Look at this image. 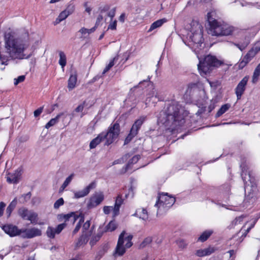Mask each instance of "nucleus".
Segmentation results:
<instances>
[{"label": "nucleus", "mask_w": 260, "mask_h": 260, "mask_svg": "<svg viewBox=\"0 0 260 260\" xmlns=\"http://www.w3.org/2000/svg\"><path fill=\"white\" fill-rule=\"evenodd\" d=\"M25 76L24 75L19 76L17 78L14 79V84L15 85H17L19 83L24 81V80H25Z\"/></svg>", "instance_id": "6e6d98bb"}, {"label": "nucleus", "mask_w": 260, "mask_h": 260, "mask_svg": "<svg viewBox=\"0 0 260 260\" xmlns=\"http://www.w3.org/2000/svg\"><path fill=\"white\" fill-rule=\"evenodd\" d=\"M2 229L6 234L9 235L11 237L20 235L22 233V229H19L17 226L11 224L3 225Z\"/></svg>", "instance_id": "4468645a"}, {"label": "nucleus", "mask_w": 260, "mask_h": 260, "mask_svg": "<svg viewBox=\"0 0 260 260\" xmlns=\"http://www.w3.org/2000/svg\"><path fill=\"white\" fill-rule=\"evenodd\" d=\"M222 64L221 61L212 55L205 56L203 60H200L198 65V70L201 76H205L209 73L214 68L219 67Z\"/></svg>", "instance_id": "423d86ee"}, {"label": "nucleus", "mask_w": 260, "mask_h": 260, "mask_svg": "<svg viewBox=\"0 0 260 260\" xmlns=\"http://www.w3.org/2000/svg\"><path fill=\"white\" fill-rule=\"evenodd\" d=\"M78 32L81 34V38L85 39L88 36L87 29L85 27L81 28L78 31Z\"/></svg>", "instance_id": "3c124183"}, {"label": "nucleus", "mask_w": 260, "mask_h": 260, "mask_svg": "<svg viewBox=\"0 0 260 260\" xmlns=\"http://www.w3.org/2000/svg\"><path fill=\"white\" fill-rule=\"evenodd\" d=\"M103 20V16L102 15V14H99L96 20V22L95 25L97 26H98L100 23L102 22V21Z\"/></svg>", "instance_id": "69168bd1"}, {"label": "nucleus", "mask_w": 260, "mask_h": 260, "mask_svg": "<svg viewBox=\"0 0 260 260\" xmlns=\"http://www.w3.org/2000/svg\"><path fill=\"white\" fill-rule=\"evenodd\" d=\"M74 176V174L72 173L69 177H68L61 186L60 189L63 190L72 181Z\"/></svg>", "instance_id": "ea45409f"}, {"label": "nucleus", "mask_w": 260, "mask_h": 260, "mask_svg": "<svg viewBox=\"0 0 260 260\" xmlns=\"http://www.w3.org/2000/svg\"><path fill=\"white\" fill-rule=\"evenodd\" d=\"M134 215H138L140 218H141L143 220H146L148 219L147 211L144 208L138 209Z\"/></svg>", "instance_id": "bb28decb"}, {"label": "nucleus", "mask_w": 260, "mask_h": 260, "mask_svg": "<svg viewBox=\"0 0 260 260\" xmlns=\"http://www.w3.org/2000/svg\"><path fill=\"white\" fill-rule=\"evenodd\" d=\"M113 208L112 206H104L103 211L105 214H109L112 210L113 211Z\"/></svg>", "instance_id": "bf43d9fd"}, {"label": "nucleus", "mask_w": 260, "mask_h": 260, "mask_svg": "<svg viewBox=\"0 0 260 260\" xmlns=\"http://www.w3.org/2000/svg\"><path fill=\"white\" fill-rule=\"evenodd\" d=\"M146 119V116H141L138 119L135 121L131 129L130 132L136 136L141 126Z\"/></svg>", "instance_id": "a211bd4d"}, {"label": "nucleus", "mask_w": 260, "mask_h": 260, "mask_svg": "<svg viewBox=\"0 0 260 260\" xmlns=\"http://www.w3.org/2000/svg\"><path fill=\"white\" fill-rule=\"evenodd\" d=\"M152 241V238L151 237L146 238L140 244V248H143L147 245L149 244Z\"/></svg>", "instance_id": "a18cd8bd"}, {"label": "nucleus", "mask_w": 260, "mask_h": 260, "mask_svg": "<svg viewBox=\"0 0 260 260\" xmlns=\"http://www.w3.org/2000/svg\"><path fill=\"white\" fill-rule=\"evenodd\" d=\"M104 199V195L103 192H95L88 199L86 207L88 209L95 208L99 205Z\"/></svg>", "instance_id": "1a4fd4ad"}, {"label": "nucleus", "mask_w": 260, "mask_h": 260, "mask_svg": "<svg viewBox=\"0 0 260 260\" xmlns=\"http://www.w3.org/2000/svg\"><path fill=\"white\" fill-rule=\"evenodd\" d=\"M126 235V234H125ZM133 235H128L126 236H125V235H124V241H125L126 242L125 244V246L126 248H129L130 247H131L133 244L132 241V240L133 239Z\"/></svg>", "instance_id": "a19ab883"}, {"label": "nucleus", "mask_w": 260, "mask_h": 260, "mask_svg": "<svg viewBox=\"0 0 260 260\" xmlns=\"http://www.w3.org/2000/svg\"><path fill=\"white\" fill-rule=\"evenodd\" d=\"M84 222V217H81L80 219L79 222L77 224L75 229L73 231V235H75L77 232L79 231L81 227V225L82 223Z\"/></svg>", "instance_id": "49530a36"}, {"label": "nucleus", "mask_w": 260, "mask_h": 260, "mask_svg": "<svg viewBox=\"0 0 260 260\" xmlns=\"http://www.w3.org/2000/svg\"><path fill=\"white\" fill-rule=\"evenodd\" d=\"M110 8V6L109 5H105L103 6H101L99 8L100 14L103 15L105 13H108Z\"/></svg>", "instance_id": "de8ad7c7"}, {"label": "nucleus", "mask_w": 260, "mask_h": 260, "mask_svg": "<svg viewBox=\"0 0 260 260\" xmlns=\"http://www.w3.org/2000/svg\"><path fill=\"white\" fill-rule=\"evenodd\" d=\"M86 105V102H83L82 104H80L75 109V111L76 112H82L84 109V107Z\"/></svg>", "instance_id": "13d9d810"}, {"label": "nucleus", "mask_w": 260, "mask_h": 260, "mask_svg": "<svg viewBox=\"0 0 260 260\" xmlns=\"http://www.w3.org/2000/svg\"><path fill=\"white\" fill-rule=\"evenodd\" d=\"M42 235L41 230L32 228L30 229H22L21 237L23 239H31Z\"/></svg>", "instance_id": "f8f14e48"}, {"label": "nucleus", "mask_w": 260, "mask_h": 260, "mask_svg": "<svg viewBox=\"0 0 260 260\" xmlns=\"http://www.w3.org/2000/svg\"><path fill=\"white\" fill-rule=\"evenodd\" d=\"M59 59L58 63L61 67V68L63 70L64 67L67 64V57L66 55L63 51H60L59 52Z\"/></svg>", "instance_id": "2f4dec72"}, {"label": "nucleus", "mask_w": 260, "mask_h": 260, "mask_svg": "<svg viewBox=\"0 0 260 260\" xmlns=\"http://www.w3.org/2000/svg\"><path fill=\"white\" fill-rule=\"evenodd\" d=\"M207 20L210 27L208 30L209 34L215 36H229L232 35L234 28L228 24L221 23L214 19L211 16V13H208Z\"/></svg>", "instance_id": "7ed1b4c3"}, {"label": "nucleus", "mask_w": 260, "mask_h": 260, "mask_svg": "<svg viewBox=\"0 0 260 260\" xmlns=\"http://www.w3.org/2000/svg\"><path fill=\"white\" fill-rule=\"evenodd\" d=\"M88 3L86 2L84 4V6L85 7V11L88 13L90 14L91 11V9L87 6Z\"/></svg>", "instance_id": "774afa93"}, {"label": "nucleus", "mask_w": 260, "mask_h": 260, "mask_svg": "<svg viewBox=\"0 0 260 260\" xmlns=\"http://www.w3.org/2000/svg\"><path fill=\"white\" fill-rule=\"evenodd\" d=\"M257 52L252 47L247 53L239 60L237 64L239 69H243L257 54Z\"/></svg>", "instance_id": "9b49d317"}, {"label": "nucleus", "mask_w": 260, "mask_h": 260, "mask_svg": "<svg viewBox=\"0 0 260 260\" xmlns=\"http://www.w3.org/2000/svg\"><path fill=\"white\" fill-rule=\"evenodd\" d=\"M96 184L95 182L90 183L88 186L82 190L76 191L74 192V197L76 199H79L87 196L91 190L95 187Z\"/></svg>", "instance_id": "f3484780"}, {"label": "nucleus", "mask_w": 260, "mask_h": 260, "mask_svg": "<svg viewBox=\"0 0 260 260\" xmlns=\"http://www.w3.org/2000/svg\"><path fill=\"white\" fill-rule=\"evenodd\" d=\"M135 136H136L135 135H133L132 133L129 132V134L125 139L124 145L128 144L132 140V139Z\"/></svg>", "instance_id": "052dcab7"}, {"label": "nucleus", "mask_w": 260, "mask_h": 260, "mask_svg": "<svg viewBox=\"0 0 260 260\" xmlns=\"http://www.w3.org/2000/svg\"><path fill=\"white\" fill-rule=\"evenodd\" d=\"M103 138L100 133L98 136L93 139L89 144V147L90 149H93L95 148L100 143L103 141Z\"/></svg>", "instance_id": "5701e85b"}, {"label": "nucleus", "mask_w": 260, "mask_h": 260, "mask_svg": "<svg viewBox=\"0 0 260 260\" xmlns=\"http://www.w3.org/2000/svg\"><path fill=\"white\" fill-rule=\"evenodd\" d=\"M154 89V88H152L146 94V104H147V102H150L151 98L154 97V95L152 94V89Z\"/></svg>", "instance_id": "4d7b16f0"}, {"label": "nucleus", "mask_w": 260, "mask_h": 260, "mask_svg": "<svg viewBox=\"0 0 260 260\" xmlns=\"http://www.w3.org/2000/svg\"><path fill=\"white\" fill-rule=\"evenodd\" d=\"M177 244L179 248H184L187 245V243L184 240H178L176 241Z\"/></svg>", "instance_id": "5fc2aeb1"}, {"label": "nucleus", "mask_w": 260, "mask_h": 260, "mask_svg": "<svg viewBox=\"0 0 260 260\" xmlns=\"http://www.w3.org/2000/svg\"><path fill=\"white\" fill-rule=\"evenodd\" d=\"M43 107H40L38 109L36 110L34 113V116L35 117H37L38 116H39L41 114V113L43 112Z\"/></svg>", "instance_id": "0e129e2a"}, {"label": "nucleus", "mask_w": 260, "mask_h": 260, "mask_svg": "<svg viewBox=\"0 0 260 260\" xmlns=\"http://www.w3.org/2000/svg\"><path fill=\"white\" fill-rule=\"evenodd\" d=\"M167 21V19L165 18L158 20L154 22L150 26L148 31H151L152 30L160 27L165 22Z\"/></svg>", "instance_id": "7c9ffc66"}, {"label": "nucleus", "mask_w": 260, "mask_h": 260, "mask_svg": "<svg viewBox=\"0 0 260 260\" xmlns=\"http://www.w3.org/2000/svg\"><path fill=\"white\" fill-rule=\"evenodd\" d=\"M88 241V236L83 234L78 239L76 243V246L80 247V246L85 244Z\"/></svg>", "instance_id": "c9c22d12"}, {"label": "nucleus", "mask_w": 260, "mask_h": 260, "mask_svg": "<svg viewBox=\"0 0 260 260\" xmlns=\"http://www.w3.org/2000/svg\"><path fill=\"white\" fill-rule=\"evenodd\" d=\"M250 43V37L248 35L243 36L238 42L233 43L241 51L245 50Z\"/></svg>", "instance_id": "dca6fc26"}, {"label": "nucleus", "mask_w": 260, "mask_h": 260, "mask_svg": "<svg viewBox=\"0 0 260 260\" xmlns=\"http://www.w3.org/2000/svg\"><path fill=\"white\" fill-rule=\"evenodd\" d=\"M118 59V56H115L109 63V64L105 67L103 72V74H105L109 71L111 68L114 65L115 62Z\"/></svg>", "instance_id": "4c0bfd02"}, {"label": "nucleus", "mask_w": 260, "mask_h": 260, "mask_svg": "<svg viewBox=\"0 0 260 260\" xmlns=\"http://www.w3.org/2000/svg\"><path fill=\"white\" fill-rule=\"evenodd\" d=\"M119 127V124L115 123L109 127L107 132H103L101 133L103 139L106 140L105 145H109L118 137L120 132Z\"/></svg>", "instance_id": "6e6552de"}, {"label": "nucleus", "mask_w": 260, "mask_h": 260, "mask_svg": "<svg viewBox=\"0 0 260 260\" xmlns=\"http://www.w3.org/2000/svg\"><path fill=\"white\" fill-rule=\"evenodd\" d=\"M67 13L70 15L72 14L75 11V5L73 1H71L68 4L66 9L64 10Z\"/></svg>", "instance_id": "37998d69"}, {"label": "nucleus", "mask_w": 260, "mask_h": 260, "mask_svg": "<svg viewBox=\"0 0 260 260\" xmlns=\"http://www.w3.org/2000/svg\"><path fill=\"white\" fill-rule=\"evenodd\" d=\"M26 220L30 221L32 224H36L38 223V215L36 212L30 210V212Z\"/></svg>", "instance_id": "a878e982"}, {"label": "nucleus", "mask_w": 260, "mask_h": 260, "mask_svg": "<svg viewBox=\"0 0 260 260\" xmlns=\"http://www.w3.org/2000/svg\"><path fill=\"white\" fill-rule=\"evenodd\" d=\"M213 252V250L210 248L204 249H199L196 251V255L199 257H203L211 254Z\"/></svg>", "instance_id": "b1692460"}, {"label": "nucleus", "mask_w": 260, "mask_h": 260, "mask_svg": "<svg viewBox=\"0 0 260 260\" xmlns=\"http://www.w3.org/2000/svg\"><path fill=\"white\" fill-rule=\"evenodd\" d=\"M77 81V75L76 73L72 74L68 80V88L70 90L74 89L76 85Z\"/></svg>", "instance_id": "4be33fe9"}, {"label": "nucleus", "mask_w": 260, "mask_h": 260, "mask_svg": "<svg viewBox=\"0 0 260 260\" xmlns=\"http://www.w3.org/2000/svg\"><path fill=\"white\" fill-rule=\"evenodd\" d=\"M152 94L154 95V98L158 99V101H161L164 100V98L161 93L155 89H152Z\"/></svg>", "instance_id": "c03bdc74"}, {"label": "nucleus", "mask_w": 260, "mask_h": 260, "mask_svg": "<svg viewBox=\"0 0 260 260\" xmlns=\"http://www.w3.org/2000/svg\"><path fill=\"white\" fill-rule=\"evenodd\" d=\"M116 13V8H113L112 10H111L110 11H108L107 13V16L111 18V20H112L113 17L115 15Z\"/></svg>", "instance_id": "680f3d73"}, {"label": "nucleus", "mask_w": 260, "mask_h": 260, "mask_svg": "<svg viewBox=\"0 0 260 260\" xmlns=\"http://www.w3.org/2000/svg\"><path fill=\"white\" fill-rule=\"evenodd\" d=\"M116 26H117V20H115L113 21L112 20H111L110 23L108 25V29H111V30H115L116 29Z\"/></svg>", "instance_id": "864d4df0"}, {"label": "nucleus", "mask_w": 260, "mask_h": 260, "mask_svg": "<svg viewBox=\"0 0 260 260\" xmlns=\"http://www.w3.org/2000/svg\"><path fill=\"white\" fill-rule=\"evenodd\" d=\"M125 234V231H123L119 236L117 243L113 252V256L116 257L117 256H122L126 252V249L124 244V237Z\"/></svg>", "instance_id": "9d476101"}, {"label": "nucleus", "mask_w": 260, "mask_h": 260, "mask_svg": "<svg viewBox=\"0 0 260 260\" xmlns=\"http://www.w3.org/2000/svg\"><path fill=\"white\" fill-rule=\"evenodd\" d=\"M30 212V210H28L27 209L22 207L20 208L18 211V215L23 219L24 220H26V218H27L28 214Z\"/></svg>", "instance_id": "f704fd0d"}, {"label": "nucleus", "mask_w": 260, "mask_h": 260, "mask_svg": "<svg viewBox=\"0 0 260 260\" xmlns=\"http://www.w3.org/2000/svg\"><path fill=\"white\" fill-rule=\"evenodd\" d=\"M187 38L189 41V45L196 54L199 53L204 48L202 26L199 23L193 24V26L187 34Z\"/></svg>", "instance_id": "20e7f679"}, {"label": "nucleus", "mask_w": 260, "mask_h": 260, "mask_svg": "<svg viewBox=\"0 0 260 260\" xmlns=\"http://www.w3.org/2000/svg\"><path fill=\"white\" fill-rule=\"evenodd\" d=\"M60 218L64 220L65 222L71 220L73 223H74L79 218V216L76 214L75 212H72L67 214L60 215Z\"/></svg>", "instance_id": "412c9836"}, {"label": "nucleus", "mask_w": 260, "mask_h": 260, "mask_svg": "<svg viewBox=\"0 0 260 260\" xmlns=\"http://www.w3.org/2000/svg\"><path fill=\"white\" fill-rule=\"evenodd\" d=\"M117 226V225L115 221H111L106 226V230L104 231V232H106L107 231H114L116 229Z\"/></svg>", "instance_id": "58836bf2"}, {"label": "nucleus", "mask_w": 260, "mask_h": 260, "mask_svg": "<svg viewBox=\"0 0 260 260\" xmlns=\"http://www.w3.org/2000/svg\"><path fill=\"white\" fill-rule=\"evenodd\" d=\"M260 76V63L257 66L255 69L253 76L252 82L255 83L258 80V77Z\"/></svg>", "instance_id": "e433bc0d"}, {"label": "nucleus", "mask_w": 260, "mask_h": 260, "mask_svg": "<svg viewBox=\"0 0 260 260\" xmlns=\"http://www.w3.org/2000/svg\"><path fill=\"white\" fill-rule=\"evenodd\" d=\"M17 205V200L16 199H14L9 204L6 209V214H7L8 217H10L11 214L14 208L16 207Z\"/></svg>", "instance_id": "473e14b6"}, {"label": "nucleus", "mask_w": 260, "mask_h": 260, "mask_svg": "<svg viewBox=\"0 0 260 260\" xmlns=\"http://www.w3.org/2000/svg\"><path fill=\"white\" fill-rule=\"evenodd\" d=\"M213 231L211 230L204 231L198 238V241L202 242L206 241L209 237L213 234Z\"/></svg>", "instance_id": "c756f323"}, {"label": "nucleus", "mask_w": 260, "mask_h": 260, "mask_svg": "<svg viewBox=\"0 0 260 260\" xmlns=\"http://www.w3.org/2000/svg\"><path fill=\"white\" fill-rule=\"evenodd\" d=\"M249 80V77L245 76L238 84L235 88V94L237 96V100L241 99L242 95L243 94L246 90V85Z\"/></svg>", "instance_id": "ddd939ff"}, {"label": "nucleus", "mask_w": 260, "mask_h": 260, "mask_svg": "<svg viewBox=\"0 0 260 260\" xmlns=\"http://www.w3.org/2000/svg\"><path fill=\"white\" fill-rule=\"evenodd\" d=\"M240 167L241 168V176L244 184L245 193L249 198H252L257 191V186L254 182V179L251 177L244 164L241 165Z\"/></svg>", "instance_id": "39448f33"}, {"label": "nucleus", "mask_w": 260, "mask_h": 260, "mask_svg": "<svg viewBox=\"0 0 260 260\" xmlns=\"http://www.w3.org/2000/svg\"><path fill=\"white\" fill-rule=\"evenodd\" d=\"M6 204L3 202H0V217L3 215Z\"/></svg>", "instance_id": "338daca9"}, {"label": "nucleus", "mask_w": 260, "mask_h": 260, "mask_svg": "<svg viewBox=\"0 0 260 260\" xmlns=\"http://www.w3.org/2000/svg\"><path fill=\"white\" fill-rule=\"evenodd\" d=\"M231 105L229 104H225L222 105L216 113V117H219L221 116L229 109Z\"/></svg>", "instance_id": "72a5a7b5"}, {"label": "nucleus", "mask_w": 260, "mask_h": 260, "mask_svg": "<svg viewBox=\"0 0 260 260\" xmlns=\"http://www.w3.org/2000/svg\"><path fill=\"white\" fill-rule=\"evenodd\" d=\"M104 232V231L99 230L97 234L91 238L89 244L91 246L94 245L96 243L100 240L103 236Z\"/></svg>", "instance_id": "393cba45"}, {"label": "nucleus", "mask_w": 260, "mask_h": 260, "mask_svg": "<svg viewBox=\"0 0 260 260\" xmlns=\"http://www.w3.org/2000/svg\"><path fill=\"white\" fill-rule=\"evenodd\" d=\"M187 114L188 112L184 110L178 102L173 101L160 112L157 122L168 129H178V127L185 123L184 118Z\"/></svg>", "instance_id": "f03ea898"}, {"label": "nucleus", "mask_w": 260, "mask_h": 260, "mask_svg": "<svg viewBox=\"0 0 260 260\" xmlns=\"http://www.w3.org/2000/svg\"><path fill=\"white\" fill-rule=\"evenodd\" d=\"M140 158V155H136L134 156L129 160L128 161L127 166H130L131 165L135 164L137 163L139 159Z\"/></svg>", "instance_id": "8fccbe9b"}, {"label": "nucleus", "mask_w": 260, "mask_h": 260, "mask_svg": "<svg viewBox=\"0 0 260 260\" xmlns=\"http://www.w3.org/2000/svg\"><path fill=\"white\" fill-rule=\"evenodd\" d=\"M123 203V200L122 199V195L118 194L116 199L114 207L113 208V216H116L119 214L120 207Z\"/></svg>", "instance_id": "aec40b11"}, {"label": "nucleus", "mask_w": 260, "mask_h": 260, "mask_svg": "<svg viewBox=\"0 0 260 260\" xmlns=\"http://www.w3.org/2000/svg\"><path fill=\"white\" fill-rule=\"evenodd\" d=\"M175 202V199L172 196H169L168 193H161L158 197L155 206L157 207V214L166 212L173 206Z\"/></svg>", "instance_id": "0eeeda50"}, {"label": "nucleus", "mask_w": 260, "mask_h": 260, "mask_svg": "<svg viewBox=\"0 0 260 260\" xmlns=\"http://www.w3.org/2000/svg\"><path fill=\"white\" fill-rule=\"evenodd\" d=\"M64 204V200L63 198H61L57 200L54 204V208L55 209H58L61 206Z\"/></svg>", "instance_id": "603ef678"}, {"label": "nucleus", "mask_w": 260, "mask_h": 260, "mask_svg": "<svg viewBox=\"0 0 260 260\" xmlns=\"http://www.w3.org/2000/svg\"><path fill=\"white\" fill-rule=\"evenodd\" d=\"M245 217L244 215L236 217L232 222V225H236L238 224L241 223L244 218Z\"/></svg>", "instance_id": "09e8293b"}, {"label": "nucleus", "mask_w": 260, "mask_h": 260, "mask_svg": "<svg viewBox=\"0 0 260 260\" xmlns=\"http://www.w3.org/2000/svg\"><path fill=\"white\" fill-rule=\"evenodd\" d=\"M199 90L197 83H190L188 84L187 88L186 91V93L191 95L196 91Z\"/></svg>", "instance_id": "c85d7f7f"}, {"label": "nucleus", "mask_w": 260, "mask_h": 260, "mask_svg": "<svg viewBox=\"0 0 260 260\" xmlns=\"http://www.w3.org/2000/svg\"><path fill=\"white\" fill-rule=\"evenodd\" d=\"M63 115V113H60L57 115L55 118H52L48 123H46L45 126V128L48 129L50 127L54 126L58 122L59 119Z\"/></svg>", "instance_id": "cd10ccee"}, {"label": "nucleus", "mask_w": 260, "mask_h": 260, "mask_svg": "<svg viewBox=\"0 0 260 260\" xmlns=\"http://www.w3.org/2000/svg\"><path fill=\"white\" fill-rule=\"evenodd\" d=\"M5 38V49L8 61L11 59H22L28 58L31 54L27 56L23 53L24 50L29 46L28 32L24 30L20 34H16L14 32L6 33Z\"/></svg>", "instance_id": "f257e3e1"}, {"label": "nucleus", "mask_w": 260, "mask_h": 260, "mask_svg": "<svg viewBox=\"0 0 260 260\" xmlns=\"http://www.w3.org/2000/svg\"><path fill=\"white\" fill-rule=\"evenodd\" d=\"M21 172L19 169L15 171L13 173H9L7 177V181L10 183H17L21 177Z\"/></svg>", "instance_id": "6ab92c4d"}, {"label": "nucleus", "mask_w": 260, "mask_h": 260, "mask_svg": "<svg viewBox=\"0 0 260 260\" xmlns=\"http://www.w3.org/2000/svg\"><path fill=\"white\" fill-rule=\"evenodd\" d=\"M66 225L67 224L66 223H63L58 225L55 228L48 226L46 231V234L49 238L53 239L55 237V234H59Z\"/></svg>", "instance_id": "2eb2a0df"}, {"label": "nucleus", "mask_w": 260, "mask_h": 260, "mask_svg": "<svg viewBox=\"0 0 260 260\" xmlns=\"http://www.w3.org/2000/svg\"><path fill=\"white\" fill-rule=\"evenodd\" d=\"M90 226V220L86 221L83 225V233L88 230Z\"/></svg>", "instance_id": "e2e57ef3"}, {"label": "nucleus", "mask_w": 260, "mask_h": 260, "mask_svg": "<svg viewBox=\"0 0 260 260\" xmlns=\"http://www.w3.org/2000/svg\"><path fill=\"white\" fill-rule=\"evenodd\" d=\"M68 16H69V15L65 10H63L59 14L58 17L56 19V23H58L62 20L66 19L68 17Z\"/></svg>", "instance_id": "79ce46f5"}]
</instances>
